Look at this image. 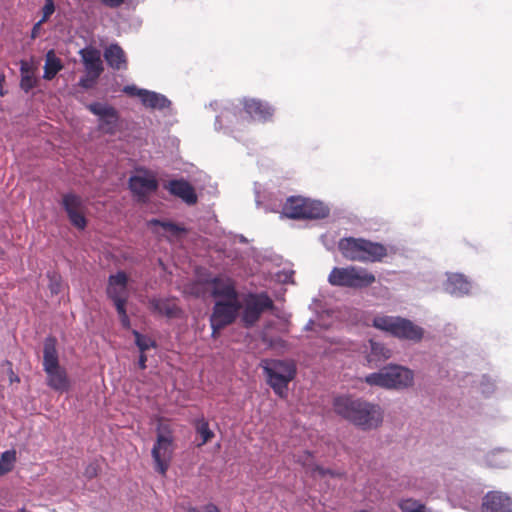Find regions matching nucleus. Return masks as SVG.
Wrapping results in <instances>:
<instances>
[{"mask_svg": "<svg viewBox=\"0 0 512 512\" xmlns=\"http://www.w3.org/2000/svg\"><path fill=\"white\" fill-rule=\"evenodd\" d=\"M333 407L338 415L364 430L377 428L383 421L381 407L360 398L336 397Z\"/></svg>", "mask_w": 512, "mask_h": 512, "instance_id": "obj_1", "label": "nucleus"}, {"mask_svg": "<svg viewBox=\"0 0 512 512\" xmlns=\"http://www.w3.org/2000/svg\"><path fill=\"white\" fill-rule=\"evenodd\" d=\"M338 248L347 260L363 263L381 262L388 255L385 245L364 238H342L338 243Z\"/></svg>", "mask_w": 512, "mask_h": 512, "instance_id": "obj_2", "label": "nucleus"}, {"mask_svg": "<svg viewBox=\"0 0 512 512\" xmlns=\"http://www.w3.org/2000/svg\"><path fill=\"white\" fill-rule=\"evenodd\" d=\"M57 340L55 337H47L43 348V370L46 373V384L58 393L68 392L71 388V381L67 371L60 366Z\"/></svg>", "mask_w": 512, "mask_h": 512, "instance_id": "obj_3", "label": "nucleus"}, {"mask_svg": "<svg viewBox=\"0 0 512 512\" xmlns=\"http://www.w3.org/2000/svg\"><path fill=\"white\" fill-rule=\"evenodd\" d=\"M260 366L267 377V383L274 393L281 398H285L288 392V385L297 373L295 363L290 360L263 359Z\"/></svg>", "mask_w": 512, "mask_h": 512, "instance_id": "obj_4", "label": "nucleus"}, {"mask_svg": "<svg viewBox=\"0 0 512 512\" xmlns=\"http://www.w3.org/2000/svg\"><path fill=\"white\" fill-rule=\"evenodd\" d=\"M372 325L395 338L415 343L420 342L424 336L422 327L399 316L377 315L373 318Z\"/></svg>", "mask_w": 512, "mask_h": 512, "instance_id": "obj_5", "label": "nucleus"}, {"mask_svg": "<svg viewBox=\"0 0 512 512\" xmlns=\"http://www.w3.org/2000/svg\"><path fill=\"white\" fill-rule=\"evenodd\" d=\"M375 275L366 268L358 266L334 267L329 276L328 282L332 286L365 289L375 283Z\"/></svg>", "mask_w": 512, "mask_h": 512, "instance_id": "obj_6", "label": "nucleus"}, {"mask_svg": "<svg viewBox=\"0 0 512 512\" xmlns=\"http://www.w3.org/2000/svg\"><path fill=\"white\" fill-rule=\"evenodd\" d=\"M413 372L403 366L391 365L383 367L378 372L365 377V382L371 386L387 389H403L412 385Z\"/></svg>", "mask_w": 512, "mask_h": 512, "instance_id": "obj_7", "label": "nucleus"}, {"mask_svg": "<svg viewBox=\"0 0 512 512\" xmlns=\"http://www.w3.org/2000/svg\"><path fill=\"white\" fill-rule=\"evenodd\" d=\"M283 214L291 219H321L329 214L322 202L300 196H292L283 206Z\"/></svg>", "mask_w": 512, "mask_h": 512, "instance_id": "obj_8", "label": "nucleus"}, {"mask_svg": "<svg viewBox=\"0 0 512 512\" xmlns=\"http://www.w3.org/2000/svg\"><path fill=\"white\" fill-rule=\"evenodd\" d=\"M241 304V322L245 328L253 327L265 311L275 308L273 300L266 292L249 293Z\"/></svg>", "mask_w": 512, "mask_h": 512, "instance_id": "obj_9", "label": "nucleus"}, {"mask_svg": "<svg viewBox=\"0 0 512 512\" xmlns=\"http://www.w3.org/2000/svg\"><path fill=\"white\" fill-rule=\"evenodd\" d=\"M241 308L240 300L216 301L209 318L212 337L216 338L221 330L233 324Z\"/></svg>", "mask_w": 512, "mask_h": 512, "instance_id": "obj_10", "label": "nucleus"}, {"mask_svg": "<svg viewBox=\"0 0 512 512\" xmlns=\"http://www.w3.org/2000/svg\"><path fill=\"white\" fill-rule=\"evenodd\" d=\"M107 295L113 302L124 327L128 326L126 304L128 300V275L120 271L108 280Z\"/></svg>", "mask_w": 512, "mask_h": 512, "instance_id": "obj_11", "label": "nucleus"}, {"mask_svg": "<svg viewBox=\"0 0 512 512\" xmlns=\"http://www.w3.org/2000/svg\"><path fill=\"white\" fill-rule=\"evenodd\" d=\"M84 66L85 75L80 78L79 86L84 89L93 88L104 71L100 51L92 46L79 51Z\"/></svg>", "mask_w": 512, "mask_h": 512, "instance_id": "obj_12", "label": "nucleus"}, {"mask_svg": "<svg viewBox=\"0 0 512 512\" xmlns=\"http://www.w3.org/2000/svg\"><path fill=\"white\" fill-rule=\"evenodd\" d=\"M174 451L173 437L170 433H159L152 449V457L155 470L165 475L172 459Z\"/></svg>", "mask_w": 512, "mask_h": 512, "instance_id": "obj_13", "label": "nucleus"}, {"mask_svg": "<svg viewBox=\"0 0 512 512\" xmlns=\"http://www.w3.org/2000/svg\"><path fill=\"white\" fill-rule=\"evenodd\" d=\"M62 207L64 208L70 223L79 230H84L87 226L85 216L86 205L82 197L67 193L62 197Z\"/></svg>", "mask_w": 512, "mask_h": 512, "instance_id": "obj_14", "label": "nucleus"}, {"mask_svg": "<svg viewBox=\"0 0 512 512\" xmlns=\"http://www.w3.org/2000/svg\"><path fill=\"white\" fill-rule=\"evenodd\" d=\"M130 97H138L141 104L150 110H164L170 108L171 101L163 94L140 89L135 85H130Z\"/></svg>", "mask_w": 512, "mask_h": 512, "instance_id": "obj_15", "label": "nucleus"}, {"mask_svg": "<svg viewBox=\"0 0 512 512\" xmlns=\"http://www.w3.org/2000/svg\"><path fill=\"white\" fill-rule=\"evenodd\" d=\"M157 189L158 181L149 171H145L142 175L130 177V191L138 196L141 201H145Z\"/></svg>", "mask_w": 512, "mask_h": 512, "instance_id": "obj_16", "label": "nucleus"}, {"mask_svg": "<svg viewBox=\"0 0 512 512\" xmlns=\"http://www.w3.org/2000/svg\"><path fill=\"white\" fill-rule=\"evenodd\" d=\"M482 512H512V499L499 491L488 492L482 500Z\"/></svg>", "mask_w": 512, "mask_h": 512, "instance_id": "obj_17", "label": "nucleus"}, {"mask_svg": "<svg viewBox=\"0 0 512 512\" xmlns=\"http://www.w3.org/2000/svg\"><path fill=\"white\" fill-rule=\"evenodd\" d=\"M212 286L211 295L219 301L239 300L235 283L230 278L214 277L208 281Z\"/></svg>", "mask_w": 512, "mask_h": 512, "instance_id": "obj_18", "label": "nucleus"}, {"mask_svg": "<svg viewBox=\"0 0 512 512\" xmlns=\"http://www.w3.org/2000/svg\"><path fill=\"white\" fill-rule=\"evenodd\" d=\"M164 188L188 205H193L197 202V195L193 186L184 179L170 180L164 185Z\"/></svg>", "mask_w": 512, "mask_h": 512, "instance_id": "obj_19", "label": "nucleus"}, {"mask_svg": "<svg viewBox=\"0 0 512 512\" xmlns=\"http://www.w3.org/2000/svg\"><path fill=\"white\" fill-rule=\"evenodd\" d=\"M245 112L255 120L266 122L274 114V108L258 99H247L243 103Z\"/></svg>", "mask_w": 512, "mask_h": 512, "instance_id": "obj_20", "label": "nucleus"}, {"mask_svg": "<svg viewBox=\"0 0 512 512\" xmlns=\"http://www.w3.org/2000/svg\"><path fill=\"white\" fill-rule=\"evenodd\" d=\"M148 224L151 227L161 228L163 230L161 235L166 237L169 241L179 239L187 233V229L184 226L168 220L151 219ZM154 232L160 234V231L157 228L154 229Z\"/></svg>", "mask_w": 512, "mask_h": 512, "instance_id": "obj_21", "label": "nucleus"}, {"mask_svg": "<svg viewBox=\"0 0 512 512\" xmlns=\"http://www.w3.org/2000/svg\"><path fill=\"white\" fill-rule=\"evenodd\" d=\"M149 306L154 313L168 318H176L181 314V309L175 301L171 299L152 298L149 301Z\"/></svg>", "mask_w": 512, "mask_h": 512, "instance_id": "obj_22", "label": "nucleus"}, {"mask_svg": "<svg viewBox=\"0 0 512 512\" xmlns=\"http://www.w3.org/2000/svg\"><path fill=\"white\" fill-rule=\"evenodd\" d=\"M134 337H135V343L136 346L139 349L140 355L138 360V366L140 369L146 368V361H147V353L150 350H153L156 348V342L153 338L143 335L139 333L138 331L133 330L132 331Z\"/></svg>", "mask_w": 512, "mask_h": 512, "instance_id": "obj_23", "label": "nucleus"}, {"mask_svg": "<svg viewBox=\"0 0 512 512\" xmlns=\"http://www.w3.org/2000/svg\"><path fill=\"white\" fill-rule=\"evenodd\" d=\"M444 286L445 290L452 295L467 294L471 287L469 281L458 273L449 275Z\"/></svg>", "mask_w": 512, "mask_h": 512, "instance_id": "obj_24", "label": "nucleus"}, {"mask_svg": "<svg viewBox=\"0 0 512 512\" xmlns=\"http://www.w3.org/2000/svg\"><path fill=\"white\" fill-rule=\"evenodd\" d=\"M104 58L112 69H120L126 63L125 52L117 44H111L104 51Z\"/></svg>", "mask_w": 512, "mask_h": 512, "instance_id": "obj_25", "label": "nucleus"}, {"mask_svg": "<svg viewBox=\"0 0 512 512\" xmlns=\"http://www.w3.org/2000/svg\"><path fill=\"white\" fill-rule=\"evenodd\" d=\"M63 69V64L60 58H58L53 49L49 50L45 56L44 74L45 80H52L58 72Z\"/></svg>", "mask_w": 512, "mask_h": 512, "instance_id": "obj_26", "label": "nucleus"}, {"mask_svg": "<svg viewBox=\"0 0 512 512\" xmlns=\"http://www.w3.org/2000/svg\"><path fill=\"white\" fill-rule=\"evenodd\" d=\"M370 353L368 354L369 362H378L386 360L390 357L391 351L387 349L383 344L378 343L374 340H370Z\"/></svg>", "mask_w": 512, "mask_h": 512, "instance_id": "obj_27", "label": "nucleus"}, {"mask_svg": "<svg viewBox=\"0 0 512 512\" xmlns=\"http://www.w3.org/2000/svg\"><path fill=\"white\" fill-rule=\"evenodd\" d=\"M194 427L197 434L202 438V442L199 446L208 443L215 436L214 432L209 428L208 421L203 416L194 421Z\"/></svg>", "mask_w": 512, "mask_h": 512, "instance_id": "obj_28", "label": "nucleus"}, {"mask_svg": "<svg viewBox=\"0 0 512 512\" xmlns=\"http://www.w3.org/2000/svg\"><path fill=\"white\" fill-rule=\"evenodd\" d=\"M16 462V451L7 450L0 456V477L11 472Z\"/></svg>", "mask_w": 512, "mask_h": 512, "instance_id": "obj_29", "label": "nucleus"}, {"mask_svg": "<svg viewBox=\"0 0 512 512\" xmlns=\"http://www.w3.org/2000/svg\"><path fill=\"white\" fill-rule=\"evenodd\" d=\"M118 125V115L116 110L114 109L112 112L99 120V129L104 133L112 134L115 132Z\"/></svg>", "mask_w": 512, "mask_h": 512, "instance_id": "obj_30", "label": "nucleus"}, {"mask_svg": "<svg viewBox=\"0 0 512 512\" xmlns=\"http://www.w3.org/2000/svg\"><path fill=\"white\" fill-rule=\"evenodd\" d=\"M296 462L300 463L303 467L311 470L314 473L315 466L312 454L309 451H303L296 456Z\"/></svg>", "mask_w": 512, "mask_h": 512, "instance_id": "obj_31", "label": "nucleus"}, {"mask_svg": "<svg viewBox=\"0 0 512 512\" xmlns=\"http://www.w3.org/2000/svg\"><path fill=\"white\" fill-rule=\"evenodd\" d=\"M54 12H55L54 1L53 0H45V4L42 7V17L37 22V26H41L43 23L47 22Z\"/></svg>", "mask_w": 512, "mask_h": 512, "instance_id": "obj_32", "label": "nucleus"}, {"mask_svg": "<svg viewBox=\"0 0 512 512\" xmlns=\"http://www.w3.org/2000/svg\"><path fill=\"white\" fill-rule=\"evenodd\" d=\"M89 110L95 115L99 116V120L106 117L110 111L112 112L114 108L103 105L101 103H93L89 106Z\"/></svg>", "mask_w": 512, "mask_h": 512, "instance_id": "obj_33", "label": "nucleus"}, {"mask_svg": "<svg viewBox=\"0 0 512 512\" xmlns=\"http://www.w3.org/2000/svg\"><path fill=\"white\" fill-rule=\"evenodd\" d=\"M37 85V79L33 74L21 76L20 87L25 92H29Z\"/></svg>", "mask_w": 512, "mask_h": 512, "instance_id": "obj_34", "label": "nucleus"}, {"mask_svg": "<svg viewBox=\"0 0 512 512\" xmlns=\"http://www.w3.org/2000/svg\"><path fill=\"white\" fill-rule=\"evenodd\" d=\"M403 512H425V505L416 501L407 500L400 505Z\"/></svg>", "mask_w": 512, "mask_h": 512, "instance_id": "obj_35", "label": "nucleus"}, {"mask_svg": "<svg viewBox=\"0 0 512 512\" xmlns=\"http://www.w3.org/2000/svg\"><path fill=\"white\" fill-rule=\"evenodd\" d=\"M99 471H100V466H99L98 462L94 461V462L89 463L86 466L83 474L87 479L91 480V479L97 477Z\"/></svg>", "mask_w": 512, "mask_h": 512, "instance_id": "obj_36", "label": "nucleus"}, {"mask_svg": "<svg viewBox=\"0 0 512 512\" xmlns=\"http://www.w3.org/2000/svg\"><path fill=\"white\" fill-rule=\"evenodd\" d=\"M314 473H317L321 477H325L327 475H329L330 477H333V478L343 476V474L341 472L334 471L331 469H326L319 465L315 466Z\"/></svg>", "mask_w": 512, "mask_h": 512, "instance_id": "obj_37", "label": "nucleus"}, {"mask_svg": "<svg viewBox=\"0 0 512 512\" xmlns=\"http://www.w3.org/2000/svg\"><path fill=\"white\" fill-rule=\"evenodd\" d=\"M188 512H220V511L215 504L209 503L202 508L191 507L188 510Z\"/></svg>", "mask_w": 512, "mask_h": 512, "instance_id": "obj_38", "label": "nucleus"}, {"mask_svg": "<svg viewBox=\"0 0 512 512\" xmlns=\"http://www.w3.org/2000/svg\"><path fill=\"white\" fill-rule=\"evenodd\" d=\"M20 73H21V76H24L25 74L26 75L33 74L34 68L28 61L21 60L20 61Z\"/></svg>", "mask_w": 512, "mask_h": 512, "instance_id": "obj_39", "label": "nucleus"}, {"mask_svg": "<svg viewBox=\"0 0 512 512\" xmlns=\"http://www.w3.org/2000/svg\"><path fill=\"white\" fill-rule=\"evenodd\" d=\"M50 290L53 294H58L61 290V282H60V279L57 278L56 276L52 277L50 279Z\"/></svg>", "mask_w": 512, "mask_h": 512, "instance_id": "obj_40", "label": "nucleus"}, {"mask_svg": "<svg viewBox=\"0 0 512 512\" xmlns=\"http://www.w3.org/2000/svg\"><path fill=\"white\" fill-rule=\"evenodd\" d=\"M103 4H105L108 7L115 8L120 6L124 0H101Z\"/></svg>", "mask_w": 512, "mask_h": 512, "instance_id": "obj_41", "label": "nucleus"}, {"mask_svg": "<svg viewBox=\"0 0 512 512\" xmlns=\"http://www.w3.org/2000/svg\"><path fill=\"white\" fill-rule=\"evenodd\" d=\"M192 294L196 295V296H200V290H199V285L198 284H194L192 285L191 287V291H190Z\"/></svg>", "mask_w": 512, "mask_h": 512, "instance_id": "obj_42", "label": "nucleus"}, {"mask_svg": "<svg viewBox=\"0 0 512 512\" xmlns=\"http://www.w3.org/2000/svg\"><path fill=\"white\" fill-rule=\"evenodd\" d=\"M40 27L41 26H37V23L33 26L32 33H31V37L32 38H36L37 37L38 31H39Z\"/></svg>", "mask_w": 512, "mask_h": 512, "instance_id": "obj_43", "label": "nucleus"}, {"mask_svg": "<svg viewBox=\"0 0 512 512\" xmlns=\"http://www.w3.org/2000/svg\"><path fill=\"white\" fill-rule=\"evenodd\" d=\"M123 92H124V93H128V86H124V87H123Z\"/></svg>", "mask_w": 512, "mask_h": 512, "instance_id": "obj_44", "label": "nucleus"}, {"mask_svg": "<svg viewBox=\"0 0 512 512\" xmlns=\"http://www.w3.org/2000/svg\"><path fill=\"white\" fill-rule=\"evenodd\" d=\"M18 512H28L25 508H21L18 510Z\"/></svg>", "mask_w": 512, "mask_h": 512, "instance_id": "obj_45", "label": "nucleus"}, {"mask_svg": "<svg viewBox=\"0 0 512 512\" xmlns=\"http://www.w3.org/2000/svg\"><path fill=\"white\" fill-rule=\"evenodd\" d=\"M1 80H4V76H1V79H0V81H1Z\"/></svg>", "mask_w": 512, "mask_h": 512, "instance_id": "obj_46", "label": "nucleus"}, {"mask_svg": "<svg viewBox=\"0 0 512 512\" xmlns=\"http://www.w3.org/2000/svg\"><path fill=\"white\" fill-rule=\"evenodd\" d=\"M132 4V0H130V5Z\"/></svg>", "mask_w": 512, "mask_h": 512, "instance_id": "obj_47", "label": "nucleus"}]
</instances>
